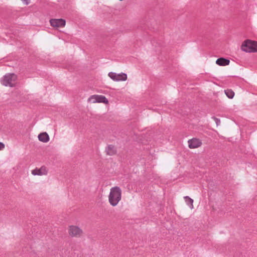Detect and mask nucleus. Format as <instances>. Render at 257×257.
<instances>
[{
    "instance_id": "ddd939ff",
    "label": "nucleus",
    "mask_w": 257,
    "mask_h": 257,
    "mask_svg": "<svg viewBox=\"0 0 257 257\" xmlns=\"http://www.w3.org/2000/svg\"><path fill=\"white\" fill-rule=\"evenodd\" d=\"M184 198L186 204L190 207L191 209H192L194 207L193 204V200L187 196L184 197Z\"/></svg>"
},
{
    "instance_id": "7ed1b4c3",
    "label": "nucleus",
    "mask_w": 257,
    "mask_h": 257,
    "mask_svg": "<svg viewBox=\"0 0 257 257\" xmlns=\"http://www.w3.org/2000/svg\"><path fill=\"white\" fill-rule=\"evenodd\" d=\"M16 79L17 76L15 74H8L4 76L2 83L6 86L13 87Z\"/></svg>"
},
{
    "instance_id": "dca6fc26",
    "label": "nucleus",
    "mask_w": 257,
    "mask_h": 257,
    "mask_svg": "<svg viewBox=\"0 0 257 257\" xmlns=\"http://www.w3.org/2000/svg\"><path fill=\"white\" fill-rule=\"evenodd\" d=\"M5 148V145L3 143L0 142V150L3 149Z\"/></svg>"
},
{
    "instance_id": "20e7f679",
    "label": "nucleus",
    "mask_w": 257,
    "mask_h": 257,
    "mask_svg": "<svg viewBox=\"0 0 257 257\" xmlns=\"http://www.w3.org/2000/svg\"><path fill=\"white\" fill-rule=\"evenodd\" d=\"M108 76L115 81H125L127 79V75L124 73L117 74L115 72H109Z\"/></svg>"
},
{
    "instance_id": "0eeeda50",
    "label": "nucleus",
    "mask_w": 257,
    "mask_h": 257,
    "mask_svg": "<svg viewBox=\"0 0 257 257\" xmlns=\"http://www.w3.org/2000/svg\"><path fill=\"white\" fill-rule=\"evenodd\" d=\"M50 23L53 27H63L65 25L66 22L62 19H51L50 20Z\"/></svg>"
},
{
    "instance_id": "6e6552de",
    "label": "nucleus",
    "mask_w": 257,
    "mask_h": 257,
    "mask_svg": "<svg viewBox=\"0 0 257 257\" xmlns=\"http://www.w3.org/2000/svg\"><path fill=\"white\" fill-rule=\"evenodd\" d=\"M189 148L190 149H195L200 147L202 145L201 141L196 138H193L188 141Z\"/></svg>"
},
{
    "instance_id": "1a4fd4ad",
    "label": "nucleus",
    "mask_w": 257,
    "mask_h": 257,
    "mask_svg": "<svg viewBox=\"0 0 257 257\" xmlns=\"http://www.w3.org/2000/svg\"><path fill=\"white\" fill-rule=\"evenodd\" d=\"M32 174L33 175L42 176L47 174V170L45 166H42L40 168H36L32 171Z\"/></svg>"
},
{
    "instance_id": "39448f33",
    "label": "nucleus",
    "mask_w": 257,
    "mask_h": 257,
    "mask_svg": "<svg viewBox=\"0 0 257 257\" xmlns=\"http://www.w3.org/2000/svg\"><path fill=\"white\" fill-rule=\"evenodd\" d=\"M88 101L92 103L102 102L105 104H107L108 103L107 99L103 95H92L89 98Z\"/></svg>"
},
{
    "instance_id": "f8f14e48",
    "label": "nucleus",
    "mask_w": 257,
    "mask_h": 257,
    "mask_svg": "<svg viewBox=\"0 0 257 257\" xmlns=\"http://www.w3.org/2000/svg\"><path fill=\"white\" fill-rule=\"evenodd\" d=\"M105 151L107 155L112 156L116 153V150L115 147L111 145H108L106 148Z\"/></svg>"
},
{
    "instance_id": "f03ea898",
    "label": "nucleus",
    "mask_w": 257,
    "mask_h": 257,
    "mask_svg": "<svg viewBox=\"0 0 257 257\" xmlns=\"http://www.w3.org/2000/svg\"><path fill=\"white\" fill-rule=\"evenodd\" d=\"M241 49L244 52L249 53L257 52V42L247 40L242 44Z\"/></svg>"
},
{
    "instance_id": "f257e3e1",
    "label": "nucleus",
    "mask_w": 257,
    "mask_h": 257,
    "mask_svg": "<svg viewBox=\"0 0 257 257\" xmlns=\"http://www.w3.org/2000/svg\"><path fill=\"white\" fill-rule=\"evenodd\" d=\"M121 199V190L118 186H115L110 189L108 195V201L112 206H115Z\"/></svg>"
},
{
    "instance_id": "9d476101",
    "label": "nucleus",
    "mask_w": 257,
    "mask_h": 257,
    "mask_svg": "<svg viewBox=\"0 0 257 257\" xmlns=\"http://www.w3.org/2000/svg\"><path fill=\"white\" fill-rule=\"evenodd\" d=\"M230 61L224 58H219L216 61V63L219 66H226L229 65Z\"/></svg>"
},
{
    "instance_id": "423d86ee",
    "label": "nucleus",
    "mask_w": 257,
    "mask_h": 257,
    "mask_svg": "<svg viewBox=\"0 0 257 257\" xmlns=\"http://www.w3.org/2000/svg\"><path fill=\"white\" fill-rule=\"evenodd\" d=\"M82 232V230L77 226L71 225L69 226V233L72 237H80Z\"/></svg>"
},
{
    "instance_id": "2eb2a0df",
    "label": "nucleus",
    "mask_w": 257,
    "mask_h": 257,
    "mask_svg": "<svg viewBox=\"0 0 257 257\" xmlns=\"http://www.w3.org/2000/svg\"><path fill=\"white\" fill-rule=\"evenodd\" d=\"M212 118L215 121L216 124L217 126L220 124V120L219 118H218L215 116H212Z\"/></svg>"
},
{
    "instance_id": "4468645a",
    "label": "nucleus",
    "mask_w": 257,
    "mask_h": 257,
    "mask_svg": "<svg viewBox=\"0 0 257 257\" xmlns=\"http://www.w3.org/2000/svg\"><path fill=\"white\" fill-rule=\"evenodd\" d=\"M225 94L229 98H232L234 96V92L231 89H227L224 91Z\"/></svg>"
},
{
    "instance_id": "9b49d317",
    "label": "nucleus",
    "mask_w": 257,
    "mask_h": 257,
    "mask_svg": "<svg viewBox=\"0 0 257 257\" xmlns=\"http://www.w3.org/2000/svg\"><path fill=\"white\" fill-rule=\"evenodd\" d=\"M39 140L43 143H47L49 141V135L46 133H42L38 136Z\"/></svg>"
}]
</instances>
